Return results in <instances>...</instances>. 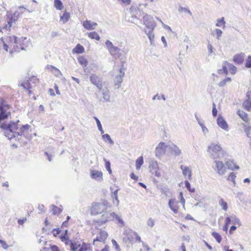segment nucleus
I'll return each instance as SVG.
<instances>
[{
    "mask_svg": "<svg viewBox=\"0 0 251 251\" xmlns=\"http://www.w3.org/2000/svg\"><path fill=\"white\" fill-rule=\"evenodd\" d=\"M70 245L71 251H78L81 244L78 242L70 241Z\"/></svg>",
    "mask_w": 251,
    "mask_h": 251,
    "instance_id": "27",
    "label": "nucleus"
},
{
    "mask_svg": "<svg viewBox=\"0 0 251 251\" xmlns=\"http://www.w3.org/2000/svg\"><path fill=\"white\" fill-rule=\"evenodd\" d=\"M83 27L87 30H91L95 29L98 24L96 23L92 22L90 20H86L82 23Z\"/></svg>",
    "mask_w": 251,
    "mask_h": 251,
    "instance_id": "15",
    "label": "nucleus"
},
{
    "mask_svg": "<svg viewBox=\"0 0 251 251\" xmlns=\"http://www.w3.org/2000/svg\"><path fill=\"white\" fill-rule=\"evenodd\" d=\"M195 117L197 120V121L198 122L199 125L201 126V127H202L204 126L203 124V121L201 119H199L196 114H195Z\"/></svg>",
    "mask_w": 251,
    "mask_h": 251,
    "instance_id": "59",
    "label": "nucleus"
},
{
    "mask_svg": "<svg viewBox=\"0 0 251 251\" xmlns=\"http://www.w3.org/2000/svg\"><path fill=\"white\" fill-rule=\"evenodd\" d=\"M10 114V111L7 112L6 110H0V123H1V121L7 119Z\"/></svg>",
    "mask_w": 251,
    "mask_h": 251,
    "instance_id": "21",
    "label": "nucleus"
},
{
    "mask_svg": "<svg viewBox=\"0 0 251 251\" xmlns=\"http://www.w3.org/2000/svg\"><path fill=\"white\" fill-rule=\"evenodd\" d=\"M231 219V223L234 225H238L239 226H241V223L240 220L235 215H232L230 217Z\"/></svg>",
    "mask_w": 251,
    "mask_h": 251,
    "instance_id": "34",
    "label": "nucleus"
},
{
    "mask_svg": "<svg viewBox=\"0 0 251 251\" xmlns=\"http://www.w3.org/2000/svg\"><path fill=\"white\" fill-rule=\"evenodd\" d=\"M106 205L104 203H93L91 207L92 214H100L106 209Z\"/></svg>",
    "mask_w": 251,
    "mask_h": 251,
    "instance_id": "8",
    "label": "nucleus"
},
{
    "mask_svg": "<svg viewBox=\"0 0 251 251\" xmlns=\"http://www.w3.org/2000/svg\"><path fill=\"white\" fill-rule=\"evenodd\" d=\"M201 127V129H202V131L204 135H205L208 132V129L204 126H202V127Z\"/></svg>",
    "mask_w": 251,
    "mask_h": 251,
    "instance_id": "64",
    "label": "nucleus"
},
{
    "mask_svg": "<svg viewBox=\"0 0 251 251\" xmlns=\"http://www.w3.org/2000/svg\"><path fill=\"white\" fill-rule=\"evenodd\" d=\"M95 94L99 101L110 102V94L107 88L103 89L101 88V91H100L99 90Z\"/></svg>",
    "mask_w": 251,
    "mask_h": 251,
    "instance_id": "3",
    "label": "nucleus"
},
{
    "mask_svg": "<svg viewBox=\"0 0 251 251\" xmlns=\"http://www.w3.org/2000/svg\"><path fill=\"white\" fill-rule=\"evenodd\" d=\"M92 234L93 235H97V237L94 239L93 243L94 245L97 246L98 245L97 243V242L104 244L105 240L108 236V234L106 231L98 229L94 230L92 231Z\"/></svg>",
    "mask_w": 251,
    "mask_h": 251,
    "instance_id": "2",
    "label": "nucleus"
},
{
    "mask_svg": "<svg viewBox=\"0 0 251 251\" xmlns=\"http://www.w3.org/2000/svg\"><path fill=\"white\" fill-rule=\"evenodd\" d=\"M135 231H133L132 230H130L127 233V237L130 243H133V238H134V234L133 233H134Z\"/></svg>",
    "mask_w": 251,
    "mask_h": 251,
    "instance_id": "45",
    "label": "nucleus"
},
{
    "mask_svg": "<svg viewBox=\"0 0 251 251\" xmlns=\"http://www.w3.org/2000/svg\"><path fill=\"white\" fill-rule=\"evenodd\" d=\"M10 108V105L7 103L5 100L2 99L0 98V110H6Z\"/></svg>",
    "mask_w": 251,
    "mask_h": 251,
    "instance_id": "24",
    "label": "nucleus"
},
{
    "mask_svg": "<svg viewBox=\"0 0 251 251\" xmlns=\"http://www.w3.org/2000/svg\"><path fill=\"white\" fill-rule=\"evenodd\" d=\"M94 118L96 120V122L98 127V129L100 130L101 134H102L104 133V131L102 129V126L101 125L100 122L97 117H95Z\"/></svg>",
    "mask_w": 251,
    "mask_h": 251,
    "instance_id": "47",
    "label": "nucleus"
},
{
    "mask_svg": "<svg viewBox=\"0 0 251 251\" xmlns=\"http://www.w3.org/2000/svg\"><path fill=\"white\" fill-rule=\"evenodd\" d=\"M88 37L92 39H96L98 41L100 40V36L95 31L91 32L88 33Z\"/></svg>",
    "mask_w": 251,
    "mask_h": 251,
    "instance_id": "33",
    "label": "nucleus"
},
{
    "mask_svg": "<svg viewBox=\"0 0 251 251\" xmlns=\"http://www.w3.org/2000/svg\"><path fill=\"white\" fill-rule=\"evenodd\" d=\"M236 176L235 173H231L229 176L227 177V180L231 181L233 182V185H235V179L236 178Z\"/></svg>",
    "mask_w": 251,
    "mask_h": 251,
    "instance_id": "46",
    "label": "nucleus"
},
{
    "mask_svg": "<svg viewBox=\"0 0 251 251\" xmlns=\"http://www.w3.org/2000/svg\"><path fill=\"white\" fill-rule=\"evenodd\" d=\"M90 176L92 179L98 181L102 180V173L98 170H91Z\"/></svg>",
    "mask_w": 251,
    "mask_h": 251,
    "instance_id": "14",
    "label": "nucleus"
},
{
    "mask_svg": "<svg viewBox=\"0 0 251 251\" xmlns=\"http://www.w3.org/2000/svg\"><path fill=\"white\" fill-rule=\"evenodd\" d=\"M237 113H238V115L239 116V117L245 122H248L249 121V119L248 118V115L247 113H246L244 111L238 110Z\"/></svg>",
    "mask_w": 251,
    "mask_h": 251,
    "instance_id": "25",
    "label": "nucleus"
},
{
    "mask_svg": "<svg viewBox=\"0 0 251 251\" xmlns=\"http://www.w3.org/2000/svg\"><path fill=\"white\" fill-rule=\"evenodd\" d=\"M212 106V115L214 117H216L217 115V110L216 109V106L215 103H213Z\"/></svg>",
    "mask_w": 251,
    "mask_h": 251,
    "instance_id": "57",
    "label": "nucleus"
},
{
    "mask_svg": "<svg viewBox=\"0 0 251 251\" xmlns=\"http://www.w3.org/2000/svg\"><path fill=\"white\" fill-rule=\"evenodd\" d=\"M149 168L150 169L151 172L153 175L157 177L160 176V173L158 172L159 167L156 161L152 160L150 161Z\"/></svg>",
    "mask_w": 251,
    "mask_h": 251,
    "instance_id": "11",
    "label": "nucleus"
},
{
    "mask_svg": "<svg viewBox=\"0 0 251 251\" xmlns=\"http://www.w3.org/2000/svg\"><path fill=\"white\" fill-rule=\"evenodd\" d=\"M73 51L77 54L82 53L84 51V48L82 45L78 44L73 49Z\"/></svg>",
    "mask_w": 251,
    "mask_h": 251,
    "instance_id": "29",
    "label": "nucleus"
},
{
    "mask_svg": "<svg viewBox=\"0 0 251 251\" xmlns=\"http://www.w3.org/2000/svg\"><path fill=\"white\" fill-rule=\"evenodd\" d=\"M184 183L186 187L187 188L189 191H190L191 193H194L195 192V189L191 188V185L188 180H185Z\"/></svg>",
    "mask_w": 251,
    "mask_h": 251,
    "instance_id": "50",
    "label": "nucleus"
},
{
    "mask_svg": "<svg viewBox=\"0 0 251 251\" xmlns=\"http://www.w3.org/2000/svg\"><path fill=\"white\" fill-rule=\"evenodd\" d=\"M226 166L228 169L231 170H238L239 167L234 164L233 161L228 160L226 163Z\"/></svg>",
    "mask_w": 251,
    "mask_h": 251,
    "instance_id": "22",
    "label": "nucleus"
},
{
    "mask_svg": "<svg viewBox=\"0 0 251 251\" xmlns=\"http://www.w3.org/2000/svg\"><path fill=\"white\" fill-rule=\"evenodd\" d=\"M215 31L216 32L217 35V39L218 40H220L223 33L222 31L220 29L216 28L215 29Z\"/></svg>",
    "mask_w": 251,
    "mask_h": 251,
    "instance_id": "55",
    "label": "nucleus"
},
{
    "mask_svg": "<svg viewBox=\"0 0 251 251\" xmlns=\"http://www.w3.org/2000/svg\"><path fill=\"white\" fill-rule=\"evenodd\" d=\"M244 107L248 111H251V99L250 98H248L243 103Z\"/></svg>",
    "mask_w": 251,
    "mask_h": 251,
    "instance_id": "28",
    "label": "nucleus"
},
{
    "mask_svg": "<svg viewBox=\"0 0 251 251\" xmlns=\"http://www.w3.org/2000/svg\"><path fill=\"white\" fill-rule=\"evenodd\" d=\"M105 45L107 48L110 53L112 56H117L119 54L120 49L116 46H114L112 43L109 40H106Z\"/></svg>",
    "mask_w": 251,
    "mask_h": 251,
    "instance_id": "9",
    "label": "nucleus"
},
{
    "mask_svg": "<svg viewBox=\"0 0 251 251\" xmlns=\"http://www.w3.org/2000/svg\"><path fill=\"white\" fill-rule=\"evenodd\" d=\"M78 61L83 67H85L87 65V61L84 57H79L78 58Z\"/></svg>",
    "mask_w": 251,
    "mask_h": 251,
    "instance_id": "40",
    "label": "nucleus"
},
{
    "mask_svg": "<svg viewBox=\"0 0 251 251\" xmlns=\"http://www.w3.org/2000/svg\"><path fill=\"white\" fill-rule=\"evenodd\" d=\"M114 220H116L119 223H120L122 225L124 224V221L121 219V218L116 214H115Z\"/></svg>",
    "mask_w": 251,
    "mask_h": 251,
    "instance_id": "60",
    "label": "nucleus"
},
{
    "mask_svg": "<svg viewBox=\"0 0 251 251\" xmlns=\"http://www.w3.org/2000/svg\"><path fill=\"white\" fill-rule=\"evenodd\" d=\"M89 245L83 243L82 245L80 246L78 251H90Z\"/></svg>",
    "mask_w": 251,
    "mask_h": 251,
    "instance_id": "35",
    "label": "nucleus"
},
{
    "mask_svg": "<svg viewBox=\"0 0 251 251\" xmlns=\"http://www.w3.org/2000/svg\"><path fill=\"white\" fill-rule=\"evenodd\" d=\"M103 160L105 162V167L106 169L108 171L109 173L111 174L112 173V171L110 168V162L109 161L106 160L105 158H104Z\"/></svg>",
    "mask_w": 251,
    "mask_h": 251,
    "instance_id": "48",
    "label": "nucleus"
},
{
    "mask_svg": "<svg viewBox=\"0 0 251 251\" xmlns=\"http://www.w3.org/2000/svg\"><path fill=\"white\" fill-rule=\"evenodd\" d=\"M0 244L1 247L5 250L7 249L9 247V246L6 244V242L0 239Z\"/></svg>",
    "mask_w": 251,
    "mask_h": 251,
    "instance_id": "58",
    "label": "nucleus"
},
{
    "mask_svg": "<svg viewBox=\"0 0 251 251\" xmlns=\"http://www.w3.org/2000/svg\"><path fill=\"white\" fill-rule=\"evenodd\" d=\"M7 40L8 41L13 42L15 44H17L18 43V41L17 40V37L15 36H10L7 38Z\"/></svg>",
    "mask_w": 251,
    "mask_h": 251,
    "instance_id": "53",
    "label": "nucleus"
},
{
    "mask_svg": "<svg viewBox=\"0 0 251 251\" xmlns=\"http://www.w3.org/2000/svg\"><path fill=\"white\" fill-rule=\"evenodd\" d=\"M147 225L151 227H153L155 225V221L152 218H150L147 222Z\"/></svg>",
    "mask_w": 251,
    "mask_h": 251,
    "instance_id": "51",
    "label": "nucleus"
},
{
    "mask_svg": "<svg viewBox=\"0 0 251 251\" xmlns=\"http://www.w3.org/2000/svg\"><path fill=\"white\" fill-rule=\"evenodd\" d=\"M227 67L231 74H235L236 71V67L231 64H227Z\"/></svg>",
    "mask_w": 251,
    "mask_h": 251,
    "instance_id": "44",
    "label": "nucleus"
},
{
    "mask_svg": "<svg viewBox=\"0 0 251 251\" xmlns=\"http://www.w3.org/2000/svg\"><path fill=\"white\" fill-rule=\"evenodd\" d=\"M118 189H117L116 190H115L112 195V198L116 201V205H118L119 204V201L118 200Z\"/></svg>",
    "mask_w": 251,
    "mask_h": 251,
    "instance_id": "49",
    "label": "nucleus"
},
{
    "mask_svg": "<svg viewBox=\"0 0 251 251\" xmlns=\"http://www.w3.org/2000/svg\"><path fill=\"white\" fill-rule=\"evenodd\" d=\"M143 24L148 29V30L145 29L144 32L150 39L151 44H152L154 37L153 31L156 26V23L153 20V18L147 14L143 16Z\"/></svg>",
    "mask_w": 251,
    "mask_h": 251,
    "instance_id": "1",
    "label": "nucleus"
},
{
    "mask_svg": "<svg viewBox=\"0 0 251 251\" xmlns=\"http://www.w3.org/2000/svg\"><path fill=\"white\" fill-rule=\"evenodd\" d=\"M102 137L103 140H104L105 141H108L110 144H114V141L111 139L109 134H104L102 136Z\"/></svg>",
    "mask_w": 251,
    "mask_h": 251,
    "instance_id": "37",
    "label": "nucleus"
},
{
    "mask_svg": "<svg viewBox=\"0 0 251 251\" xmlns=\"http://www.w3.org/2000/svg\"><path fill=\"white\" fill-rule=\"evenodd\" d=\"M4 134L5 136L9 140H11L14 138H18L20 135V133L19 132H10L7 130H5Z\"/></svg>",
    "mask_w": 251,
    "mask_h": 251,
    "instance_id": "20",
    "label": "nucleus"
},
{
    "mask_svg": "<svg viewBox=\"0 0 251 251\" xmlns=\"http://www.w3.org/2000/svg\"><path fill=\"white\" fill-rule=\"evenodd\" d=\"M178 11H184L186 13H188L189 14H190V15H192V13L187 8H185V7H182L181 6H179V7H178Z\"/></svg>",
    "mask_w": 251,
    "mask_h": 251,
    "instance_id": "54",
    "label": "nucleus"
},
{
    "mask_svg": "<svg viewBox=\"0 0 251 251\" xmlns=\"http://www.w3.org/2000/svg\"><path fill=\"white\" fill-rule=\"evenodd\" d=\"M245 66L247 68H251V56H249L247 59Z\"/></svg>",
    "mask_w": 251,
    "mask_h": 251,
    "instance_id": "56",
    "label": "nucleus"
},
{
    "mask_svg": "<svg viewBox=\"0 0 251 251\" xmlns=\"http://www.w3.org/2000/svg\"><path fill=\"white\" fill-rule=\"evenodd\" d=\"M245 54L241 53L236 54L233 57V61L237 64H241L243 62Z\"/></svg>",
    "mask_w": 251,
    "mask_h": 251,
    "instance_id": "19",
    "label": "nucleus"
},
{
    "mask_svg": "<svg viewBox=\"0 0 251 251\" xmlns=\"http://www.w3.org/2000/svg\"><path fill=\"white\" fill-rule=\"evenodd\" d=\"M170 150L172 153H173L176 156H179L181 154V151L179 150L178 147L175 144H172L170 147Z\"/></svg>",
    "mask_w": 251,
    "mask_h": 251,
    "instance_id": "23",
    "label": "nucleus"
},
{
    "mask_svg": "<svg viewBox=\"0 0 251 251\" xmlns=\"http://www.w3.org/2000/svg\"><path fill=\"white\" fill-rule=\"evenodd\" d=\"M20 86L23 87L25 90H29L32 88L31 84L29 81H27L23 82L20 85Z\"/></svg>",
    "mask_w": 251,
    "mask_h": 251,
    "instance_id": "41",
    "label": "nucleus"
},
{
    "mask_svg": "<svg viewBox=\"0 0 251 251\" xmlns=\"http://www.w3.org/2000/svg\"><path fill=\"white\" fill-rule=\"evenodd\" d=\"M212 235L216 239L218 243H220L221 242L222 238L220 234L216 232H213L212 233Z\"/></svg>",
    "mask_w": 251,
    "mask_h": 251,
    "instance_id": "39",
    "label": "nucleus"
},
{
    "mask_svg": "<svg viewBox=\"0 0 251 251\" xmlns=\"http://www.w3.org/2000/svg\"><path fill=\"white\" fill-rule=\"evenodd\" d=\"M217 123L219 126L225 130H227L228 125L226 120L221 116H219L217 120Z\"/></svg>",
    "mask_w": 251,
    "mask_h": 251,
    "instance_id": "16",
    "label": "nucleus"
},
{
    "mask_svg": "<svg viewBox=\"0 0 251 251\" xmlns=\"http://www.w3.org/2000/svg\"><path fill=\"white\" fill-rule=\"evenodd\" d=\"M177 203L178 202L176 201L175 199H170L168 203L169 207L175 214H176L178 212V207L177 206Z\"/></svg>",
    "mask_w": 251,
    "mask_h": 251,
    "instance_id": "17",
    "label": "nucleus"
},
{
    "mask_svg": "<svg viewBox=\"0 0 251 251\" xmlns=\"http://www.w3.org/2000/svg\"><path fill=\"white\" fill-rule=\"evenodd\" d=\"M134 236H135V238H136V240L137 241H138L139 242H142L143 244H144V242L142 241L141 240V237H140V236L138 234V233L136 232H134V233H133Z\"/></svg>",
    "mask_w": 251,
    "mask_h": 251,
    "instance_id": "62",
    "label": "nucleus"
},
{
    "mask_svg": "<svg viewBox=\"0 0 251 251\" xmlns=\"http://www.w3.org/2000/svg\"><path fill=\"white\" fill-rule=\"evenodd\" d=\"M225 24L226 22H225L224 18L222 17L221 19H217L216 26L221 27L222 25H223L224 27H225Z\"/></svg>",
    "mask_w": 251,
    "mask_h": 251,
    "instance_id": "42",
    "label": "nucleus"
},
{
    "mask_svg": "<svg viewBox=\"0 0 251 251\" xmlns=\"http://www.w3.org/2000/svg\"><path fill=\"white\" fill-rule=\"evenodd\" d=\"M231 81V79L230 77H227L226 79L221 81L219 84L218 85L220 87H224L225 86L227 82H230Z\"/></svg>",
    "mask_w": 251,
    "mask_h": 251,
    "instance_id": "43",
    "label": "nucleus"
},
{
    "mask_svg": "<svg viewBox=\"0 0 251 251\" xmlns=\"http://www.w3.org/2000/svg\"><path fill=\"white\" fill-rule=\"evenodd\" d=\"M222 151V148L219 144H211L208 148V151L210 154L211 157L216 159L219 156V153Z\"/></svg>",
    "mask_w": 251,
    "mask_h": 251,
    "instance_id": "4",
    "label": "nucleus"
},
{
    "mask_svg": "<svg viewBox=\"0 0 251 251\" xmlns=\"http://www.w3.org/2000/svg\"><path fill=\"white\" fill-rule=\"evenodd\" d=\"M90 80L91 82L95 85L99 90L101 91V88L103 86L104 82L102 81V77L99 75L95 74H93L90 76Z\"/></svg>",
    "mask_w": 251,
    "mask_h": 251,
    "instance_id": "7",
    "label": "nucleus"
},
{
    "mask_svg": "<svg viewBox=\"0 0 251 251\" xmlns=\"http://www.w3.org/2000/svg\"><path fill=\"white\" fill-rule=\"evenodd\" d=\"M180 169L182 171L183 175L186 177L188 176V178L190 179L191 178L192 173L191 170L188 167L181 165Z\"/></svg>",
    "mask_w": 251,
    "mask_h": 251,
    "instance_id": "18",
    "label": "nucleus"
},
{
    "mask_svg": "<svg viewBox=\"0 0 251 251\" xmlns=\"http://www.w3.org/2000/svg\"><path fill=\"white\" fill-rule=\"evenodd\" d=\"M219 205L222 207L223 210L226 211L228 208L227 203L223 199H221L219 201Z\"/></svg>",
    "mask_w": 251,
    "mask_h": 251,
    "instance_id": "36",
    "label": "nucleus"
},
{
    "mask_svg": "<svg viewBox=\"0 0 251 251\" xmlns=\"http://www.w3.org/2000/svg\"><path fill=\"white\" fill-rule=\"evenodd\" d=\"M19 121L18 120L16 122L10 121L8 124L5 123H0V127L7 131L13 132L16 131L18 129V123Z\"/></svg>",
    "mask_w": 251,
    "mask_h": 251,
    "instance_id": "5",
    "label": "nucleus"
},
{
    "mask_svg": "<svg viewBox=\"0 0 251 251\" xmlns=\"http://www.w3.org/2000/svg\"><path fill=\"white\" fill-rule=\"evenodd\" d=\"M70 18V13L67 11H65L63 15L60 16V22L63 24H65L69 20Z\"/></svg>",
    "mask_w": 251,
    "mask_h": 251,
    "instance_id": "26",
    "label": "nucleus"
},
{
    "mask_svg": "<svg viewBox=\"0 0 251 251\" xmlns=\"http://www.w3.org/2000/svg\"><path fill=\"white\" fill-rule=\"evenodd\" d=\"M167 145L164 142H161L159 144L155 149L156 155L159 156L165 153Z\"/></svg>",
    "mask_w": 251,
    "mask_h": 251,
    "instance_id": "13",
    "label": "nucleus"
},
{
    "mask_svg": "<svg viewBox=\"0 0 251 251\" xmlns=\"http://www.w3.org/2000/svg\"><path fill=\"white\" fill-rule=\"evenodd\" d=\"M125 75V69L121 68L119 74L115 78V86L116 88L119 89L121 86V84L123 81V77Z\"/></svg>",
    "mask_w": 251,
    "mask_h": 251,
    "instance_id": "12",
    "label": "nucleus"
},
{
    "mask_svg": "<svg viewBox=\"0 0 251 251\" xmlns=\"http://www.w3.org/2000/svg\"><path fill=\"white\" fill-rule=\"evenodd\" d=\"M115 216V213L114 212L106 213L102 215L101 219L97 221V223L99 226L101 225L105 224L107 221L114 220Z\"/></svg>",
    "mask_w": 251,
    "mask_h": 251,
    "instance_id": "10",
    "label": "nucleus"
},
{
    "mask_svg": "<svg viewBox=\"0 0 251 251\" xmlns=\"http://www.w3.org/2000/svg\"><path fill=\"white\" fill-rule=\"evenodd\" d=\"M60 232L61 231L59 228H54L52 231V233L54 236H56V235L59 234Z\"/></svg>",
    "mask_w": 251,
    "mask_h": 251,
    "instance_id": "63",
    "label": "nucleus"
},
{
    "mask_svg": "<svg viewBox=\"0 0 251 251\" xmlns=\"http://www.w3.org/2000/svg\"><path fill=\"white\" fill-rule=\"evenodd\" d=\"M212 167L214 171L219 175H224L226 172V167L222 161L216 160L214 161Z\"/></svg>",
    "mask_w": 251,
    "mask_h": 251,
    "instance_id": "6",
    "label": "nucleus"
},
{
    "mask_svg": "<svg viewBox=\"0 0 251 251\" xmlns=\"http://www.w3.org/2000/svg\"><path fill=\"white\" fill-rule=\"evenodd\" d=\"M54 6L58 10H61L63 8V5L60 0H54Z\"/></svg>",
    "mask_w": 251,
    "mask_h": 251,
    "instance_id": "30",
    "label": "nucleus"
},
{
    "mask_svg": "<svg viewBox=\"0 0 251 251\" xmlns=\"http://www.w3.org/2000/svg\"><path fill=\"white\" fill-rule=\"evenodd\" d=\"M30 126L29 125H23L21 128H20V135L19 136H21L22 135H25V131H27Z\"/></svg>",
    "mask_w": 251,
    "mask_h": 251,
    "instance_id": "31",
    "label": "nucleus"
},
{
    "mask_svg": "<svg viewBox=\"0 0 251 251\" xmlns=\"http://www.w3.org/2000/svg\"><path fill=\"white\" fill-rule=\"evenodd\" d=\"M68 231V230L67 229L65 230V234L64 235H61L60 236V239L62 241H65L67 240V239H68L67 236Z\"/></svg>",
    "mask_w": 251,
    "mask_h": 251,
    "instance_id": "61",
    "label": "nucleus"
},
{
    "mask_svg": "<svg viewBox=\"0 0 251 251\" xmlns=\"http://www.w3.org/2000/svg\"><path fill=\"white\" fill-rule=\"evenodd\" d=\"M144 162L143 157L140 156L136 160V168L137 170H139Z\"/></svg>",
    "mask_w": 251,
    "mask_h": 251,
    "instance_id": "32",
    "label": "nucleus"
},
{
    "mask_svg": "<svg viewBox=\"0 0 251 251\" xmlns=\"http://www.w3.org/2000/svg\"><path fill=\"white\" fill-rule=\"evenodd\" d=\"M52 208L51 209V212H52V214L55 215L56 214H60L62 212V209L57 207V206L53 205Z\"/></svg>",
    "mask_w": 251,
    "mask_h": 251,
    "instance_id": "38",
    "label": "nucleus"
},
{
    "mask_svg": "<svg viewBox=\"0 0 251 251\" xmlns=\"http://www.w3.org/2000/svg\"><path fill=\"white\" fill-rule=\"evenodd\" d=\"M162 193L164 194L166 196L168 197L170 195V191L168 188L163 187L161 189Z\"/></svg>",
    "mask_w": 251,
    "mask_h": 251,
    "instance_id": "52",
    "label": "nucleus"
}]
</instances>
